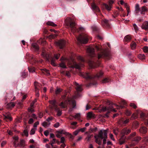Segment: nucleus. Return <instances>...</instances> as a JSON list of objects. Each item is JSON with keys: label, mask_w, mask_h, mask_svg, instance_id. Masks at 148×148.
Here are the masks:
<instances>
[{"label": "nucleus", "mask_w": 148, "mask_h": 148, "mask_svg": "<svg viewBox=\"0 0 148 148\" xmlns=\"http://www.w3.org/2000/svg\"><path fill=\"white\" fill-rule=\"evenodd\" d=\"M97 136L101 139L107 138V130H101L99 132Z\"/></svg>", "instance_id": "39448f33"}, {"label": "nucleus", "mask_w": 148, "mask_h": 148, "mask_svg": "<svg viewBox=\"0 0 148 148\" xmlns=\"http://www.w3.org/2000/svg\"><path fill=\"white\" fill-rule=\"evenodd\" d=\"M113 132L116 135H117V134L118 133V130L117 128H116L115 129H114L113 130Z\"/></svg>", "instance_id": "5fc2aeb1"}, {"label": "nucleus", "mask_w": 148, "mask_h": 148, "mask_svg": "<svg viewBox=\"0 0 148 148\" xmlns=\"http://www.w3.org/2000/svg\"><path fill=\"white\" fill-rule=\"evenodd\" d=\"M77 123V122L76 121L73 122L71 123V125L73 126H76V125Z\"/></svg>", "instance_id": "052dcab7"}, {"label": "nucleus", "mask_w": 148, "mask_h": 148, "mask_svg": "<svg viewBox=\"0 0 148 148\" xmlns=\"http://www.w3.org/2000/svg\"><path fill=\"white\" fill-rule=\"evenodd\" d=\"M4 116L5 117L4 119H9L10 121H11L12 119L9 115V113H8V114L7 115H4Z\"/></svg>", "instance_id": "2f4dec72"}, {"label": "nucleus", "mask_w": 148, "mask_h": 148, "mask_svg": "<svg viewBox=\"0 0 148 148\" xmlns=\"http://www.w3.org/2000/svg\"><path fill=\"white\" fill-rule=\"evenodd\" d=\"M140 139L141 138L140 137L138 136L134 138L133 140L136 142H138L140 140Z\"/></svg>", "instance_id": "58836bf2"}, {"label": "nucleus", "mask_w": 148, "mask_h": 148, "mask_svg": "<svg viewBox=\"0 0 148 148\" xmlns=\"http://www.w3.org/2000/svg\"><path fill=\"white\" fill-rule=\"evenodd\" d=\"M108 108H107L106 107H103V108L101 109V111L103 112H105L108 110Z\"/></svg>", "instance_id": "338daca9"}, {"label": "nucleus", "mask_w": 148, "mask_h": 148, "mask_svg": "<svg viewBox=\"0 0 148 148\" xmlns=\"http://www.w3.org/2000/svg\"><path fill=\"white\" fill-rule=\"evenodd\" d=\"M65 139L64 137H61L60 139V143H64Z\"/></svg>", "instance_id": "864d4df0"}, {"label": "nucleus", "mask_w": 148, "mask_h": 148, "mask_svg": "<svg viewBox=\"0 0 148 148\" xmlns=\"http://www.w3.org/2000/svg\"><path fill=\"white\" fill-rule=\"evenodd\" d=\"M81 114L79 113H77L76 115L73 116V117L75 119H79L80 118Z\"/></svg>", "instance_id": "e433bc0d"}, {"label": "nucleus", "mask_w": 148, "mask_h": 148, "mask_svg": "<svg viewBox=\"0 0 148 148\" xmlns=\"http://www.w3.org/2000/svg\"><path fill=\"white\" fill-rule=\"evenodd\" d=\"M62 89L60 88H57L55 91L56 94H59L61 91Z\"/></svg>", "instance_id": "ea45409f"}, {"label": "nucleus", "mask_w": 148, "mask_h": 148, "mask_svg": "<svg viewBox=\"0 0 148 148\" xmlns=\"http://www.w3.org/2000/svg\"><path fill=\"white\" fill-rule=\"evenodd\" d=\"M69 103H71L72 105V108H75L76 106V102L74 100H73L71 99H69L68 101H66L64 103L62 102L59 104V106H60L62 108H64L66 107L67 105Z\"/></svg>", "instance_id": "7ed1b4c3"}, {"label": "nucleus", "mask_w": 148, "mask_h": 148, "mask_svg": "<svg viewBox=\"0 0 148 148\" xmlns=\"http://www.w3.org/2000/svg\"><path fill=\"white\" fill-rule=\"evenodd\" d=\"M65 42L63 40H61L56 42V45L58 46L60 49L62 48L65 46Z\"/></svg>", "instance_id": "423d86ee"}, {"label": "nucleus", "mask_w": 148, "mask_h": 148, "mask_svg": "<svg viewBox=\"0 0 148 148\" xmlns=\"http://www.w3.org/2000/svg\"><path fill=\"white\" fill-rule=\"evenodd\" d=\"M49 103L52 105L51 107L52 109H54L57 113V115L60 116L62 114V110L58 107L56 104V101L55 100H51L49 101Z\"/></svg>", "instance_id": "f03ea898"}, {"label": "nucleus", "mask_w": 148, "mask_h": 148, "mask_svg": "<svg viewBox=\"0 0 148 148\" xmlns=\"http://www.w3.org/2000/svg\"><path fill=\"white\" fill-rule=\"evenodd\" d=\"M39 84L38 83H34V86H35V90L36 92V96L37 97H38L39 95V92L38 89V86Z\"/></svg>", "instance_id": "9b49d317"}, {"label": "nucleus", "mask_w": 148, "mask_h": 148, "mask_svg": "<svg viewBox=\"0 0 148 148\" xmlns=\"http://www.w3.org/2000/svg\"><path fill=\"white\" fill-rule=\"evenodd\" d=\"M86 129V127H84L79 130V131H81L82 132H84Z\"/></svg>", "instance_id": "13d9d810"}, {"label": "nucleus", "mask_w": 148, "mask_h": 148, "mask_svg": "<svg viewBox=\"0 0 148 148\" xmlns=\"http://www.w3.org/2000/svg\"><path fill=\"white\" fill-rule=\"evenodd\" d=\"M103 73L102 72L100 71L99 72V74H97L96 75V76H95V77L99 78V77H101V76H102V75H103Z\"/></svg>", "instance_id": "a19ab883"}, {"label": "nucleus", "mask_w": 148, "mask_h": 148, "mask_svg": "<svg viewBox=\"0 0 148 148\" xmlns=\"http://www.w3.org/2000/svg\"><path fill=\"white\" fill-rule=\"evenodd\" d=\"M87 52L90 56L92 57L94 56V49L93 48L91 47L88 48L87 49Z\"/></svg>", "instance_id": "6e6552de"}, {"label": "nucleus", "mask_w": 148, "mask_h": 148, "mask_svg": "<svg viewBox=\"0 0 148 148\" xmlns=\"http://www.w3.org/2000/svg\"><path fill=\"white\" fill-rule=\"evenodd\" d=\"M131 36L130 35H127L124 37V40L126 42H129L131 40Z\"/></svg>", "instance_id": "5701e85b"}, {"label": "nucleus", "mask_w": 148, "mask_h": 148, "mask_svg": "<svg viewBox=\"0 0 148 148\" xmlns=\"http://www.w3.org/2000/svg\"><path fill=\"white\" fill-rule=\"evenodd\" d=\"M66 24L67 25L70 26L71 28V31L74 32L75 31H77L79 32V30L77 29L76 27V24L74 21L70 18H68L66 20Z\"/></svg>", "instance_id": "f257e3e1"}, {"label": "nucleus", "mask_w": 148, "mask_h": 148, "mask_svg": "<svg viewBox=\"0 0 148 148\" xmlns=\"http://www.w3.org/2000/svg\"><path fill=\"white\" fill-rule=\"evenodd\" d=\"M39 124V122L38 121H37L34 124V127L35 128H36L37 126Z\"/></svg>", "instance_id": "bf43d9fd"}, {"label": "nucleus", "mask_w": 148, "mask_h": 148, "mask_svg": "<svg viewBox=\"0 0 148 148\" xmlns=\"http://www.w3.org/2000/svg\"><path fill=\"white\" fill-rule=\"evenodd\" d=\"M51 63L52 65L54 66H56V65L54 63V59L52 58L51 61Z\"/></svg>", "instance_id": "0e129e2a"}, {"label": "nucleus", "mask_w": 148, "mask_h": 148, "mask_svg": "<svg viewBox=\"0 0 148 148\" xmlns=\"http://www.w3.org/2000/svg\"><path fill=\"white\" fill-rule=\"evenodd\" d=\"M109 80L108 78H105L102 81V83H105L109 82Z\"/></svg>", "instance_id": "c03bdc74"}, {"label": "nucleus", "mask_w": 148, "mask_h": 148, "mask_svg": "<svg viewBox=\"0 0 148 148\" xmlns=\"http://www.w3.org/2000/svg\"><path fill=\"white\" fill-rule=\"evenodd\" d=\"M88 39L87 36L84 34H81L77 37V40L79 43L86 44L88 42Z\"/></svg>", "instance_id": "20e7f679"}, {"label": "nucleus", "mask_w": 148, "mask_h": 148, "mask_svg": "<svg viewBox=\"0 0 148 148\" xmlns=\"http://www.w3.org/2000/svg\"><path fill=\"white\" fill-rule=\"evenodd\" d=\"M135 11L136 15H138L139 12L140 11L139 5L138 4H137L136 5L135 7Z\"/></svg>", "instance_id": "f3484780"}, {"label": "nucleus", "mask_w": 148, "mask_h": 148, "mask_svg": "<svg viewBox=\"0 0 148 148\" xmlns=\"http://www.w3.org/2000/svg\"><path fill=\"white\" fill-rule=\"evenodd\" d=\"M95 117V114L92 112H88L87 115V118L88 119L91 118H94Z\"/></svg>", "instance_id": "9d476101"}, {"label": "nucleus", "mask_w": 148, "mask_h": 148, "mask_svg": "<svg viewBox=\"0 0 148 148\" xmlns=\"http://www.w3.org/2000/svg\"><path fill=\"white\" fill-rule=\"evenodd\" d=\"M103 5L104 6L106 9L108 11H110L111 10L112 7L110 5H107L106 3H103Z\"/></svg>", "instance_id": "4be33fe9"}, {"label": "nucleus", "mask_w": 148, "mask_h": 148, "mask_svg": "<svg viewBox=\"0 0 148 148\" xmlns=\"http://www.w3.org/2000/svg\"><path fill=\"white\" fill-rule=\"evenodd\" d=\"M131 132V130L130 129H123L121 132V134L123 135L127 134L130 133Z\"/></svg>", "instance_id": "2eb2a0df"}, {"label": "nucleus", "mask_w": 148, "mask_h": 148, "mask_svg": "<svg viewBox=\"0 0 148 148\" xmlns=\"http://www.w3.org/2000/svg\"><path fill=\"white\" fill-rule=\"evenodd\" d=\"M17 140H14L13 141V143L14 144V146L16 147L18 146V144H17Z\"/></svg>", "instance_id": "3c124183"}, {"label": "nucleus", "mask_w": 148, "mask_h": 148, "mask_svg": "<svg viewBox=\"0 0 148 148\" xmlns=\"http://www.w3.org/2000/svg\"><path fill=\"white\" fill-rule=\"evenodd\" d=\"M130 45L131 49H134L136 48V45L134 42H132Z\"/></svg>", "instance_id": "c756f323"}, {"label": "nucleus", "mask_w": 148, "mask_h": 148, "mask_svg": "<svg viewBox=\"0 0 148 148\" xmlns=\"http://www.w3.org/2000/svg\"><path fill=\"white\" fill-rule=\"evenodd\" d=\"M136 134V133L135 132H134L132 134H130L129 136V138H131L133 137V136H134Z\"/></svg>", "instance_id": "e2e57ef3"}, {"label": "nucleus", "mask_w": 148, "mask_h": 148, "mask_svg": "<svg viewBox=\"0 0 148 148\" xmlns=\"http://www.w3.org/2000/svg\"><path fill=\"white\" fill-rule=\"evenodd\" d=\"M95 139V142L99 145H101V140L97 137V136H94Z\"/></svg>", "instance_id": "6ab92c4d"}, {"label": "nucleus", "mask_w": 148, "mask_h": 148, "mask_svg": "<svg viewBox=\"0 0 148 148\" xmlns=\"http://www.w3.org/2000/svg\"><path fill=\"white\" fill-rule=\"evenodd\" d=\"M131 114V111L128 110H126L125 113V114L127 116H129Z\"/></svg>", "instance_id": "49530a36"}, {"label": "nucleus", "mask_w": 148, "mask_h": 148, "mask_svg": "<svg viewBox=\"0 0 148 148\" xmlns=\"http://www.w3.org/2000/svg\"><path fill=\"white\" fill-rule=\"evenodd\" d=\"M147 10V9L145 6L142 7L141 8V10H140V14H145L143 12H145Z\"/></svg>", "instance_id": "393cba45"}, {"label": "nucleus", "mask_w": 148, "mask_h": 148, "mask_svg": "<svg viewBox=\"0 0 148 148\" xmlns=\"http://www.w3.org/2000/svg\"><path fill=\"white\" fill-rule=\"evenodd\" d=\"M130 106L131 107L134 108H137L136 105L133 103H131L130 104Z\"/></svg>", "instance_id": "de8ad7c7"}, {"label": "nucleus", "mask_w": 148, "mask_h": 148, "mask_svg": "<svg viewBox=\"0 0 148 148\" xmlns=\"http://www.w3.org/2000/svg\"><path fill=\"white\" fill-rule=\"evenodd\" d=\"M143 51L145 53L148 52V47L146 46L144 47L143 49Z\"/></svg>", "instance_id": "37998d69"}, {"label": "nucleus", "mask_w": 148, "mask_h": 148, "mask_svg": "<svg viewBox=\"0 0 148 148\" xmlns=\"http://www.w3.org/2000/svg\"><path fill=\"white\" fill-rule=\"evenodd\" d=\"M15 106V104L14 102H10L8 103L7 105V108H12Z\"/></svg>", "instance_id": "b1692460"}, {"label": "nucleus", "mask_w": 148, "mask_h": 148, "mask_svg": "<svg viewBox=\"0 0 148 148\" xmlns=\"http://www.w3.org/2000/svg\"><path fill=\"white\" fill-rule=\"evenodd\" d=\"M25 144V141L24 140H21L19 144H18V146L20 147H22L24 146Z\"/></svg>", "instance_id": "c85d7f7f"}, {"label": "nucleus", "mask_w": 148, "mask_h": 148, "mask_svg": "<svg viewBox=\"0 0 148 148\" xmlns=\"http://www.w3.org/2000/svg\"><path fill=\"white\" fill-rule=\"evenodd\" d=\"M108 108V110H110L115 112H116V110H115V109L113 108V107L112 106H110Z\"/></svg>", "instance_id": "79ce46f5"}, {"label": "nucleus", "mask_w": 148, "mask_h": 148, "mask_svg": "<svg viewBox=\"0 0 148 148\" xmlns=\"http://www.w3.org/2000/svg\"><path fill=\"white\" fill-rule=\"evenodd\" d=\"M23 134L24 135L27 137L28 136V131L26 130H25L24 131Z\"/></svg>", "instance_id": "09e8293b"}, {"label": "nucleus", "mask_w": 148, "mask_h": 148, "mask_svg": "<svg viewBox=\"0 0 148 148\" xmlns=\"http://www.w3.org/2000/svg\"><path fill=\"white\" fill-rule=\"evenodd\" d=\"M91 7L93 10L97 12L100 11L99 8L94 3H92L91 4Z\"/></svg>", "instance_id": "dca6fc26"}, {"label": "nucleus", "mask_w": 148, "mask_h": 148, "mask_svg": "<svg viewBox=\"0 0 148 148\" xmlns=\"http://www.w3.org/2000/svg\"><path fill=\"white\" fill-rule=\"evenodd\" d=\"M57 36V35L56 34H55L54 35L53 34H51L50 36H48V38H55Z\"/></svg>", "instance_id": "8fccbe9b"}, {"label": "nucleus", "mask_w": 148, "mask_h": 148, "mask_svg": "<svg viewBox=\"0 0 148 148\" xmlns=\"http://www.w3.org/2000/svg\"><path fill=\"white\" fill-rule=\"evenodd\" d=\"M136 118H137V117L136 116V115L134 114H133L131 116V120L135 119H136Z\"/></svg>", "instance_id": "603ef678"}, {"label": "nucleus", "mask_w": 148, "mask_h": 148, "mask_svg": "<svg viewBox=\"0 0 148 148\" xmlns=\"http://www.w3.org/2000/svg\"><path fill=\"white\" fill-rule=\"evenodd\" d=\"M57 132L60 134H68L69 133L63 130H62L57 131Z\"/></svg>", "instance_id": "bb28decb"}, {"label": "nucleus", "mask_w": 148, "mask_h": 148, "mask_svg": "<svg viewBox=\"0 0 148 148\" xmlns=\"http://www.w3.org/2000/svg\"><path fill=\"white\" fill-rule=\"evenodd\" d=\"M47 24L51 26H56L57 25L55 24L52 21H48L47 23Z\"/></svg>", "instance_id": "cd10ccee"}, {"label": "nucleus", "mask_w": 148, "mask_h": 148, "mask_svg": "<svg viewBox=\"0 0 148 148\" xmlns=\"http://www.w3.org/2000/svg\"><path fill=\"white\" fill-rule=\"evenodd\" d=\"M147 128L144 127H142L139 130L140 132L142 134L145 133L147 132Z\"/></svg>", "instance_id": "a211bd4d"}, {"label": "nucleus", "mask_w": 148, "mask_h": 148, "mask_svg": "<svg viewBox=\"0 0 148 148\" xmlns=\"http://www.w3.org/2000/svg\"><path fill=\"white\" fill-rule=\"evenodd\" d=\"M141 28L146 31H148V21L144 22L141 25Z\"/></svg>", "instance_id": "1a4fd4ad"}, {"label": "nucleus", "mask_w": 148, "mask_h": 148, "mask_svg": "<svg viewBox=\"0 0 148 148\" xmlns=\"http://www.w3.org/2000/svg\"><path fill=\"white\" fill-rule=\"evenodd\" d=\"M60 125V123L58 122H57L55 124L53 125V126L56 128L58 127Z\"/></svg>", "instance_id": "4d7b16f0"}, {"label": "nucleus", "mask_w": 148, "mask_h": 148, "mask_svg": "<svg viewBox=\"0 0 148 148\" xmlns=\"http://www.w3.org/2000/svg\"><path fill=\"white\" fill-rule=\"evenodd\" d=\"M36 128H32L30 132V134L33 135L35 134Z\"/></svg>", "instance_id": "f704fd0d"}, {"label": "nucleus", "mask_w": 148, "mask_h": 148, "mask_svg": "<svg viewBox=\"0 0 148 148\" xmlns=\"http://www.w3.org/2000/svg\"><path fill=\"white\" fill-rule=\"evenodd\" d=\"M60 66L62 68H66V66L64 64V63L63 62H62L60 64H59Z\"/></svg>", "instance_id": "72a5a7b5"}, {"label": "nucleus", "mask_w": 148, "mask_h": 148, "mask_svg": "<svg viewBox=\"0 0 148 148\" xmlns=\"http://www.w3.org/2000/svg\"><path fill=\"white\" fill-rule=\"evenodd\" d=\"M83 64H77L76 63L74 64V65L73 66L71 67L72 68H75L76 69H78L79 70H80L81 67H83Z\"/></svg>", "instance_id": "f8f14e48"}, {"label": "nucleus", "mask_w": 148, "mask_h": 148, "mask_svg": "<svg viewBox=\"0 0 148 148\" xmlns=\"http://www.w3.org/2000/svg\"><path fill=\"white\" fill-rule=\"evenodd\" d=\"M79 75L86 79H89L93 77L91 75L88 73H84L80 72Z\"/></svg>", "instance_id": "0eeeda50"}, {"label": "nucleus", "mask_w": 148, "mask_h": 148, "mask_svg": "<svg viewBox=\"0 0 148 148\" xmlns=\"http://www.w3.org/2000/svg\"><path fill=\"white\" fill-rule=\"evenodd\" d=\"M129 119H126V120L124 121H123V123L124 124H125L128 123L129 121Z\"/></svg>", "instance_id": "774afa93"}, {"label": "nucleus", "mask_w": 148, "mask_h": 148, "mask_svg": "<svg viewBox=\"0 0 148 148\" xmlns=\"http://www.w3.org/2000/svg\"><path fill=\"white\" fill-rule=\"evenodd\" d=\"M125 137L124 135H123L119 140V144L121 145L125 142Z\"/></svg>", "instance_id": "412c9836"}, {"label": "nucleus", "mask_w": 148, "mask_h": 148, "mask_svg": "<svg viewBox=\"0 0 148 148\" xmlns=\"http://www.w3.org/2000/svg\"><path fill=\"white\" fill-rule=\"evenodd\" d=\"M56 141V139L55 138H53L52 141H51L50 144L51 145L52 147L53 146V144H54Z\"/></svg>", "instance_id": "a18cd8bd"}, {"label": "nucleus", "mask_w": 148, "mask_h": 148, "mask_svg": "<svg viewBox=\"0 0 148 148\" xmlns=\"http://www.w3.org/2000/svg\"><path fill=\"white\" fill-rule=\"evenodd\" d=\"M42 56H43L44 58L47 59V60H49L50 57V56L49 55L44 52L42 53Z\"/></svg>", "instance_id": "aec40b11"}, {"label": "nucleus", "mask_w": 148, "mask_h": 148, "mask_svg": "<svg viewBox=\"0 0 148 148\" xmlns=\"http://www.w3.org/2000/svg\"><path fill=\"white\" fill-rule=\"evenodd\" d=\"M77 58L79 60H81V61H84V60L83 58L81 56H79L77 57Z\"/></svg>", "instance_id": "6e6d98bb"}, {"label": "nucleus", "mask_w": 148, "mask_h": 148, "mask_svg": "<svg viewBox=\"0 0 148 148\" xmlns=\"http://www.w3.org/2000/svg\"><path fill=\"white\" fill-rule=\"evenodd\" d=\"M44 71V73L47 75H50V73L48 70L46 69H43Z\"/></svg>", "instance_id": "473e14b6"}, {"label": "nucleus", "mask_w": 148, "mask_h": 148, "mask_svg": "<svg viewBox=\"0 0 148 148\" xmlns=\"http://www.w3.org/2000/svg\"><path fill=\"white\" fill-rule=\"evenodd\" d=\"M133 26L134 27V30L136 32H137L138 31V28L137 26V25H136V24H133Z\"/></svg>", "instance_id": "c9c22d12"}, {"label": "nucleus", "mask_w": 148, "mask_h": 148, "mask_svg": "<svg viewBox=\"0 0 148 148\" xmlns=\"http://www.w3.org/2000/svg\"><path fill=\"white\" fill-rule=\"evenodd\" d=\"M138 58L141 60L145 59V56L144 54H140L138 56Z\"/></svg>", "instance_id": "7c9ffc66"}, {"label": "nucleus", "mask_w": 148, "mask_h": 148, "mask_svg": "<svg viewBox=\"0 0 148 148\" xmlns=\"http://www.w3.org/2000/svg\"><path fill=\"white\" fill-rule=\"evenodd\" d=\"M75 85L76 86V89L77 92L81 91L82 89L81 87V85H79L77 83L75 82Z\"/></svg>", "instance_id": "ddd939ff"}, {"label": "nucleus", "mask_w": 148, "mask_h": 148, "mask_svg": "<svg viewBox=\"0 0 148 148\" xmlns=\"http://www.w3.org/2000/svg\"><path fill=\"white\" fill-rule=\"evenodd\" d=\"M32 46L36 50H38L39 49L38 46L36 44H33Z\"/></svg>", "instance_id": "4c0bfd02"}, {"label": "nucleus", "mask_w": 148, "mask_h": 148, "mask_svg": "<svg viewBox=\"0 0 148 148\" xmlns=\"http://www.w3.org/2000/svg\"><path fill=\"white\" fill-rule=\"evenodd\" d=\"M28 70L29 72L33 73L35 71L34 69L32 68H28Z\"/></svg>", "instance_id": "69168bd1"}, {"label": "nucleus", "mask_w": 148, "mask_h": 148, "mask_svg": "<svg viewBox=\"0 0 148 148\" xmlns=\"http://www.w3.org/2000/svg\"><path fill=\"white\" fill-rule=\"evenodd\" d=\"M88 64L91 68H94L96 66L95 63L92 60H90L89 61Z\"/></svg>", "instance_id": "4468645a"}, {"label": "nucleus", "mask_w": 148, "mask_h": 148, "mask_svg": "<svg viewBox=\"0 0 148 148\" xmlns=\"http://www.w3.org/2000/svg\"><path fill=\"white\" fill-rule=\"evenodd\" d=\"M50 124V123H47L46 121L43 122L42 124V126L45 127H48L49 125Z\"/></svg>", "instance_id": "a878e982"}, {"label": "nucleus", "mask_w": 148, "mask_h": 148, "mask_svg": "<svg viewBox=\"0 0 148 148\" xmlns=\"http://www.w3.org/2000/svg\"><path fill=\"white\" fill-rule=\"evenodd\" d=\"M33 122H34L33 119L32 118H31L29 119V121L28 123L29 124H31Z\"/></svg>", "instance_id": "680f3d73"}]
</instances>
